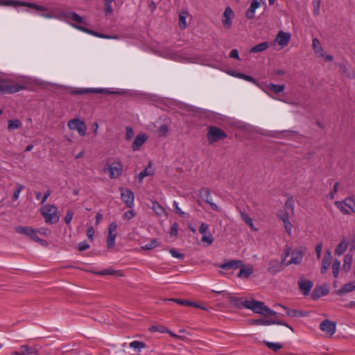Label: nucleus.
Instances as JSON below:
<instances>
[{
	"label": "nucleus",
	"instance_id": "obj_1",
	"mask_svg": "<svg viewBox=\"0 0 355 355\" xmlns=\"http://www.w3.org/2000/svg\"><path fill=\"white\" fill-rule=\"evenodd\" d=\"M76 12H71V11H61V12H57V15L55 17H56L57 19L60 20V21H64L68 23L74 28H76L80 31H82L83 33L92 35L93 36H96V37H98L100 38H103V39H117L118 38L117 35L110 36L107 35L98 33L96 31H92V30H90L87 28H85L83 26L71 23V21H73V16L76 15Z\"/></svg>",
	"mask_w": 355,
	"mask_h": 355
},
{
	"label": "nucleus",
	"instance_id": "obj_2",
	"mask_svg": "<svg viewBox=\"0 0 355 355\" xmlns=\"http://www.w3.org/2000/svg\"><path fill=\"white\" fill-rule=\"evenodd\" d=\"M245 308L252 311L255 313L265 315H275L277 314L276 311L265 305L264 302L253 299L245 300Z\"/></svg>",
	"mask_w": 355,
	"mask_h": 355
},
{
	"label": "nucleus",
	"instance_id": "obj_3",
	"mask_svg": "<svg viewBox=\"0 0 355 355\" xmlns=\"http://www.w3.org/2000/svg\"><path fill=\"white\" fill-rule=\"evenodd\" d=\"M41 214L48 224H55L59 220L58 209L55 205L47 204L42 206Z\"/></svg>",
	"mask_w": 355,
	"mask_h": 355
},
{
	"label": "nucleus",
	"instance_id": "obj_4",
	"mask_svg": "<svg viewBox=\"0 0 355 355\" xmlns=\"http://www.w3.org/2000/svg\"><path fill=\"white\" fill-rule=\"evenodd\" d=\"M24 89L20 85L5 80H0V94H12Z\"/></svg>",
	"mask_w": 355,
	"mask_h": 355
},
{
	"label": "nucleus",
	"instance_id": "obj_5",
	"mask_svg": "<svg viewBox=\"0 0 355 355\" xmlns=\"http://www.w3.org/2000/svg\"><path fill=\"white\" fill-rule=\"evenodd\" d=\"M250 324L252 325H271V324H279L283 325L288 328H289L291 331H293V329L292 327L288 325L286 322L283 321H279L273 319H251L249 320Z\"/></svg>",
	"mask_w": 355,
	"mask_h": 355
},
{
	"label": "nucleus",
	"instance_id": "obj_6",
	"mask_svg": "<svg viewBox=\"0 0 355 355\" xmlns=\"http://www.w3.org/2000/svg\"><path fill=\"white\" fill-rule=\"evenodd\" d=\"M291 33L280 31L275 37V44H277L280 49H283L288 46L291 40Z\"/></svg>",
	"mask_w": 355,
	"mask_h": 355
},
{
	"label": "nucleus",
	"instance_id": "obj_7",
	"mask_svg": "<svg viewBox=\"0 0 355 355\" xmlns=\"http://www.w3.org/2000/svg\"><path fill=\"white\" fill-rule=\"evenodd\" d=\"M119 190L121 191V198L123 200V202L125 204L127 207H133L135 205V195L133 192L128 189L124 188H119Z\"/></svg>",
	"mask_w": 355,
	"mask_h": 355
},
{
	"label": "nucleus",
	"instance_id": "obj_8",
	"mask_svg": "<svg viewBox=\"0 0 355 355\" xmlns=\"http://www.w3.org/2000/svg\"><path fill=\"white\" fill-rule=\"evenodd\" d=\"M68 127L71 131L78 132V133H86V125L80 119L76 118L70 120L68 122Z\"/></svg>",
	"mask_w": 355,
	"mask_h": 355
},
{
	"label": "nucleus",
	"instance_id": "obj_9",
	"mask_svg": "<svg viewBox=\"0 0 355 355\" xmlns=\"http://www.w3.org/2000/svg\"><path fill=\"white\" fill-rule=\"evenodd\" d=\"M320 329L327 336L331 337L336 331V323L329 320H324L320 324Z\"/></svg>",
	"mask_w": 355,
	"mask_h": 355
},
{
	"label": "nucleus",
	"instance_id": "obj_10",
	"mask_svg": "<svg viewBox=\"0 0 355 355\" xmlns=\"http://www.w3.org/2000/svg\"><path fill=\"white\" fill-rule=\"evenodd\" d=\"M199 195L205 202L208 203L211 207L214 210L217 211H220V209L217 206V205L212 202L211 192L208 188L203 187L200 189L199 191Z\"/></svg>",
	"mask_w": 355,
	"mask_h": 355
},
{
	"label": "nucleus",
	"instance_id": "obj_11",
	"mask_svg": "<svg viewBox=\"0 0 355 355\" xmlns=\"http://www.w3.org/2000/svg\"><path fill=\"white\" fill-rule=\"evenodd\" d=\"M15 5H20V6H26L30 8H33L37 10H42L44 11L46 10L47 8L44 6L35 4V3H26V2H21V1H9V0H1L0 1V6H15Z\"/></svg>",
	"mask_w": 355,
	"mask_h": 355
},
{
	"label": "nucleus",
	"instance_id": "obj_12",
	"mask_svg": "<svg viewBox=\"0 0 355 355\" xmlns=\"http://www.w3.org/2000/svg\"><path fill=\"white\" fill-rule=\"evenodd\" d=\"M234 17V12L230 7H227L222 16V23L225 28H230L232 26V20Z\"/></svg>",
	"mask_w": 355,
	"mask_h": 355
},
{
	"label": "nucleus",
	"instance_id": "obj_13",
	"mask_svg": "<svg viewBox=\"0 0 355 355\" xmlns=\"http://www.w3.org/2000/svg\"><path fill=\"white\" fill-rule=\"evenodd\" d=\"M123 165L119 161H114L109 166L110 176L112 179L120 177L123 171Z\"/></svg>",
	"mask_w": 355,
	"mask_h": 355
},
{
	"label": "nucleus",
	"instance_id": "obj_14",
	"mask_svg": "<svg viewBox=\"0 0 355 355\" xmlns=\"http://www.w3.org/2000/svg\"><path fill=\"white\" fill-rule=\"evenodd\" d=\"M117 224L114 222L112 223L108 227V236L107 239V245L109 248L115 245V239L116 238Z\"/></svg>",
	"mask_w": 355,
	"mask_h": 355
},
{
	"label": "nucleus",
	"instance_id": "obj_15",
	"mask_svg": "<svg viewBox=\"0 0 355 355\" xmlns=\"http://www.w3.org/2000/svg\"><path fill=\"white\" fill-rule=\"evenodd\" d=\"M74 94H109L111 92L108 89L104 88H85V89H78L72 92Z\"/></svg>",
	"mask_w": 355,
	"mask_h": 355
},
{
	"label": "nucleus",
	"instance_id": "obj_16",
	"mask_svg": "<svg viewBox=\"0 0 355 355\" xmlns=\"http://www.w3.org/2000/svg\"><path fill=\"white\" fill-rule=\"evenodd\" d=\"M278 217L282 220L286 232L291 235L293 225L289 220L288 214L284 211H280L277 214Z\"/></svg>",
	"mask_w": 355,
	"mask_h": 355
},
{
	"label": "nucleus",
	"instance_id": "obj_17",
	"mask_svg": "<svg viewBox=\"0 0 355 355\" xmlns=\"http://www.w3.org/2000/svg\"><path fill=\"white\" fill-rule=\"evenodd\" d=\"M226 299L234 306L241 308L245 307V300L241 297H238L230 293H227Z\"/></svg>",
	"mask_w": 355,
	"mask_h": 355
},
{
	"label": "nucleus",
	"instance_id": "obj_18",
	"mask_svg": "<svg viewBox=\"0 0 355 355\" xmlns=\"http://www.w3.org/2000/svg\"><path fill=\"white\" fill-rule=\"evenodd\" d=\"M284 263L278 260H272L269 263L268 270L271 274H275L284 269Z\"/></svg>",
	"mask_w": 355,
	"mask_h": 355
},
{
	"label": "nucleus",
	"instance_id": "obj_19",
	"mask_svg": "<svg viewBox=\"0 0 355 355\" xmlns=\"http://www.w3.org/2000/svg\"><path fill=\"white\" fill-rule=\"evenodd\" d=\"M241 266H243V261L241 260H231L218 265V267L224 270L237 269Z\"/></svg>",
	"mask_w": 355,
	"mask_h": 355
},
{
	"label": "nucleus",
	"instance_id": "obj_20",
	"mask_svg": "<svg viewBox=\"0 0 355 355\" xmlns=\"http://www.w3.org/2000/svg\"><path fill=\"white\" fill-rule=\"evenodd\" d=\"M304 254L300 250H294L291 253V258L290 261L286 264V266L291 265V264H295L298 265L300 264L303 259Z\"/></svg>",
	"mask_w": 355,
	"mask_h": 355
},
{
	"label": "nucleus",
	"instance_id": "obj_21",
	"mask_svg": "<svg viewBox=\"0 0 355 355\" xmlns=\"http://www.w3.org/2000/svg\"><path fill=\"white\" fill-rule=\"evenodd\" d=\"M298 286L302 293L306 295L310 293L313 287V283L309 280H300Z\"/></svg>",
	"mask_w": 355,
	"mask_h": 355
},
{
	"label": "nucleus",
	"instance_id": "obj_22",
	"mask_svg": "<svg viewBox=\"0 0 355 355\" xmlns=\"http://www.w3.org/2000/svg\"><path fill=\"white\" fill-rule=\"evenodd\" d=\"M147 139V135H137L132 146V150L134 151L138 150Z\"/></svg>",
	"mask_w": 355,
	"mask_h": 355
},
{
	"label": "nucleus",
	"instance_id": "obj_23",
	"mask_svg": "<svg viewBox=\"0 0 355 355\" xmlns=\"http://www.w3.org/2000/svg\"><path fill=\"white\" fill-rule=\"evenodd\" d=\"M154 169L152 168V163L151 162H149L148 166L144 170L140 172L137 178L139 182H142L144 178L151 176L154 174Z\"/></svg>",
	"mask_w": 355,
	"mask_h": 355
},
{
	"label": "nucleus",
	"instance_id": "obj_24",
	"mask_svg": "<svg viewBox=\"0 0 355 355\" xmlns=\"http://www.w3.org/2000/svg\"><path fill=\"white\" fill-rule=\"evenodd\" d=\"M260 7V3L258 0H253L249 8L246 11L245 16L248 19H253L255 15L256 10Z\"/></svg>",
	"mask_w": 355,
	"mask_h": 355
},
{
	"label": "nucleus",
	"instance_id": "obj_25",
	"mask_svg": "<svg viewBox=\"0 0 355 355\" xmlns=\"http://www.w3.org/2000/svg\"><path fill=\"white\" fill-rule=\"evenodd\" d=\"M277 306H280L281 308L284 309L286 311V315L290 316V317L299 318V317H304V316H306V314L303 311H299V310H296V309H290L288 307L284 306L281 305V304H278Z\"/></svg>",
	"mask_w": 355,
	"mask_h": 355
},
{
	"label": "nucleus",
	"instance_id": "obj_26",
	"mask_svg": "<svg viewBox=\"0 0 355 355\" xmlns=\"http://www.w3.org/2000/svg\"><path fill=\"white\" fill-rule=\"evenodd\" d=\"M331 254L330 250L327 251L326 255L322 259V268H321V272L325 273L326 271L328 270V268L330 266L331 264Z\"/></svg>",
	"mask_w": 355,
	"mask_h": 355
},
{
	"label": "nucleus",
	"instance_id": "obj_27",
	"mask_svg": "<svg viewBox=\"0 0 355 355\" xmlns=\"http://www.w3.org/2000/svg\"><path fill=\"white\" fill-rule=\"evenodd\" d=\"M354 291H355V282H351L343 285L336 293L338 295H344Z\"/></svg>",
	"mask_w": 355,
	"mask_h": 355
},
{
	"label": "nucleus",
	"instance_id": "obj_28",
	"mask_svg": "<svg viewBox=\"0 0 355 355\" xmlns=\"http://www.w3.org/2000/svg\"><path fill=\"white\" fill-rule=\"evenodd\" d=\"M349 244V241L345 239L342 240L335 250V254L341 256L347 250Z\"/></svg>",
	"mask_w": 355,
	"mask_h": 355
},
{
	"label": "nucleus",
	"instance_id": "obj_29",
	"mask_svg": "<svg viewBox=\"0 0 355 355\" xmlns=\"http://www.w3.org/2000/svg\"><path fill=\"white\" fill-rule=\"evenodd\" d=\"M241 270L239 271V273L238 275V277H244V278H248L253 272V268L251 266H248L247 267L244 266L243 264V266L241 267Z\"/></svg>",
	"mask_w": 355,
	"mask_h": 355
},
{
	"label": "nucleus",
	"instance_id": "obj_30",
	"mask_svg": "<svg viewBox=\"0 0 355 355\" xmlns=\"http://www.w3.org/2000/svg\"><path fill=\"white\" fill-rule=\"evenodd\" d=\"M312 46L315 55L318 57L324 51L318 38L313 39Z\"/></svg>",
	"mask_w": 355,
	"mask_h": 355
},
{
	"label": "nucleus",
	"instance_id": "obj_31",
	"mask_svg": "<svg viewBox=\"0 0 355 355\" xmlns=\"http://www.w3.org/2000/svg\"><path fill=\"white\" fill-rule=\"evenodd\" d=\"M189 16L187 10L182 11L179 15V26L181 29H185L187 26V18Z\"/></svg>",
	"mask_w": 355,
	"mask_h": 355
},
{
	"label": "nucleus",
	"instance_id": "obj_32",
	"mask_svg": "<svg viewBox=\"0 0 355 355\" xmlns=\"http://www.w3.org/2000/svg\"><path fill=\"white\" fill-rule=\"evenodd\" d=\"M352 261H353V257L352 254H347L345 256L344 260H343V269L346 272H348L350 271L351 266L352 264Z\"/></svg>",
	"mask_w": 355,
	"mask_h": 355
},
{
	"label": "nucleus",
	"instance_id": "obj_33",
	"mask_svg": "<svg viewBox=\"0 0 355 355\" xmlns=\"http://www.w3.org/2000/svg\"><path fill=\"white\" fill-rule=\"evenodd\" d=\"M152 203V209L156 215L161 216L162 215L166 214L165 209L158 202L153 201Z\"/></svg>",
	"mask_w": 355,
	"mask_h": 355
},
{
	"label": "nucleus",
	"instance_id": "obj_34",
	"mask_svg": "<svg viewBox=\"0 0 355 355\" xmlns=\"http://www.w3.org/2000/svg\"><path fill=\"white\" fill-rule=\"evenodd\" d=\"M227 137V135H207V140L210 144L220 141Z\"/></svg>",
	"mask_w": 355,
	"mask_h": 355
},
{
	"label": "nucleus",
	"instance_id": "obj_35",
	"mask_svg": "<svg viewBox=\"0 0 355 355\" xmlns=\"http://www.w3.org/2000/svg\"><path fill=\"white\" fill-rule=\"evenodd\" d=\"M335 206L343 214L345 215H349L351 214V211L349 209H348V207L347 205H345V200L341 201H336L335 202Z\"/></svg>",
	"mask_w": 355,
	"mask_h": 355
},
{
	"label": "nucleus",
	"instance_id": "obj_36",
	"mask_svg": "<svg viewBox=\"0 0 355 355\" xmlns=\"http://www.w3.org/2000/svg\"><path fill=\"white\" fill-rule=\"evenodd\" d=\"M269 47V44L267 42H261L250 49V53H259L266 50Z\"/></svg>",
	"mask_w": 355,
	"mask_h": 355
},
{
	"label": "nucleus",
	"instance_id": "obj_37",
	"mask_svg": "<svg viewBox=\"0 0 355 355\" xmlns=\"http://www.w3.org/2000/svg\"><path fill=\"white\" fill-rule=\"evenodd\" d=\"M38 232L37 231V229H32V233H30L29 238L32 240L35 241V242H37L43 245H47V243L46 241L40 239L38 236Z\"/></svg>",
	"mask_w": 355,
	"mask_h": 355
},
{
	"label": "nucleus",
	"instance_id": "obj_38",
	"mask_svg": "<svg viewBox=\"0 0 355 355\" xmlns=\"http://www.w3.org/2000/svg\"><path fill=\"white\" fill-rule=\"evenodd\" d=\"M32 229L33 227H31L21 225H19L15 227V230L17 233L26 235L27 236H29L30 233H32Z\"/></svg>",
	"mask_w": 355,
	"mask_h": 355
},
{
	"label": "nucleus",
	"instance_id": "obj_39",
	"mask_svg": "<svg viewBox=\"0 0 355 355\" xmlns=\"http://www.w3.org/2000/svg\"><path fill=\"white\" fill-rule=\"evenodd\" d=\"M241 217L245 223L248 225L252 230H257V228L254 227L252 219L245 212H241Z\"/></svg>",
	"mask_w": 355,
	"mask_h": 355
},
{
	"label": "nucleus",
	"instance_id": "obj_40",
	"mask_svg": "<svg viewBox=\"0 0 355 355\" xmlns=\"http://www.w3.org/2000/svg\"><path fill=\"white\" fill-rule=\"evenodd\" d=\"M159 246V241L157 239H152L149 243L141 246V249L144 250H149Z\"/></svg>",
	"mask_w": 355,
	"mask_h": 355
},
{
	"label": "nucleus",
	"instance_id": "obj_41",
	"mask_svg": "<svg viewBox=\"0 0 355 355\" xmlns=\"http://www.w3.org/2000/svg\"><path fill=\"white\" fill-rule=\"evenodd\" d=\"M148 330L151 332H169V330L163 325H152L148 328Z\"/></svg>",
	"mask_w": 355,
	"mask_h": 355
},
{
	"label": "nucleus",
	"instance_id": "obj_42",
	"mask_svg": "<svg viewBox=\"0 0 355 355\" xmlns=\"http://www.w3.org/2000/svg\"><path fill=\"white\" fill-rule=\"evenodd\" d=\"M130 347L135 350H141L146 347V344L143 342L134 340L131 342L129 345Z\"/></svg>",
	"mask_w": 355,
	"mask_h": 355
},
{
	"label": "nucleus",
	"instance_id": "obj_43",
	"mask_svg": "<svg viewBox=\"0 0 355 355\" xmlns=\"http://www.w3.org/2000/svg\"><path fill=\"white\" fill-rule=\"evenodd\" d=\"M166 301H174V302H177L178 304H179L180 305L193 306L198 307V306L196 304H195L194 302H190V301H187V300H181V299H167V300H166Z\"/></svg>",
	"mask_w": 355,
	"mask_h": 355
},
{
	"label": "nucleus",
	"instance_id": "obj_44",
	"mask_svg": "<svg viewBox=\"0 0 355 355\" xmlns=\"http://www.w3.org/2000/svg\"><path fill=\"white\" fill-rule=\"evenodd\" d=\"M21 125V121L18 119L10 120L8 122V128L9 131H12L18 128Z\"/></svg>",
	"mask_w": 355,
	"mask_h": 355
},
{
	"label": "nucleus",
	"instance_id": "obj_45",
	"mask_svg": "<svg viewBox=\"0 0 355 355\" xmlns=\"http://www.w3.org/2000/svg\"><path fill=\"white\" fill-rule=\"evenodd\" d=\"M115 0H104L105 12L106 15H112L113 13L112 3Z\"/></svg>",
	"mask_w": 355,
	"mask_h": 355
},
{
	"label": "nucleus",
	"instance_id": "obj_46",
	"mask_svg": "<svg viewBox=\"0 0 355 355\" xmlns=\"http://www.w3.org/2000/svg\"><path fill=\"white\" fill-rule=\"evenodd\" d=\"M340 268V262L338 259H335L332 265L333 275L335 278L338 277V273Z\"/></svg>",
	"mask_w": 355,
	"mask_h": 355
},
{
	"label": "nucleus",
	"instance_id": "obj_47",
	"mask_svg": "<svg viewBox=\"0 0 355 355\" xmlns=\"http://www.w3.org/2000/svg\"><path fill=\"white\" fill-rule=\"evenodd\" d=\"M268 88L273 91L275 94H279L284 90L285 87L284 85H282L270 84L268 85Z\"/></svg>",
	"mask_w": 355,
	"mask_h": 355
},
{
	"label": "nucleus",
	"instance_id": "obj_48",
	"mask_svg": "<svg viewBox=\"0 0 355 355\" xmlns=\"http://www.w3.org/2000/svg\"><path fill=\"white\" fill-rule=\"evenodd\" d=\"M265 344L269 347L270 349L277 352L279 349L283 347V345L281 343H272V342H265Z\"/></svg>",
	"mask_w": 355,
	"mask_h": 355
},
{
	"label": "nucleus",
	"instance_id": "obj_49",
	"mask_svg": "<svg viewBox=\"0 0 355 355\" xmlns=\"http://www.w3.org/2000/svg\"><path fill=\"white\" fill-rule=\"evenodd\" d=\"M321 0H313V13L315 16L320 15Z\"/></svg>",
	"mask_w": 355,
	"mask_h": 355
},
{
	"label": "nucleus",
	"instance_id": "obj_50",
	"mask_svg": "<svg viewBox=\"0 0 355 355\" xmlns=\"http://www.w3.org/2000/svg\"><path fill=\"white\" fill-rule=\"evenodd\" d=\"M230 74H232V76H234L235 77L240 78H242V79L248 80V81L254 82V80L252 77L249 76L245 74H243L241 73H236V72L230 73Z\"/></svg>",
	"mask_w": 355,
	"mask_h": 355
},
{
	"label": "nucleus",
	"instance_id": "obj_51",
	"mask_svg": "<svg viewBox=\"0 0 355 355\" xmlns=\"http://www.w3.org/2000/svg\"><path fill=\"white\" fill-rule=\"evenodd\" d=\"M24 189V186L22 184H18L17 188L14 191L13 196H12V200L16 201L18 200L20 193L21 191Z\"/></svg>",
	"mask_w": 355,
	"mask_h": 355
},
{
	"label": "nucleus",
	"instance_id": "obj_52",
	"mask_svg": "<svg viewBox=\"0 0 355 355\" xmlns=\"http://www.w3.org/2000/svg\"><path fill=\"white\" fill-rule=\"evenodd\" d=\"M33 353V350L29 346H28V345H21L20 347V352H19V354H24V355H26V354H31Z\"/></svg>",
	"mask_w": 355,
	"mask_h": 355
},
{
	"label": "nucleus",
	"instance_id": "obj_53",
	"mask_svg": "<svg viewBox=\"0 0 355 355\" xmlns=\"http://www.w3.org/2000/svg\"><path fill=\"white\" fill-rule=\"evenodd\" d=\"M170 254L174 258L178 259H183L184 258V254L178 252L175 249H171L169 250Z\"/></svg>",
	"mask_w": 355,
	"mask_h": 355
},
{
	"label": "nucleus",
	"instance_id": "obj_54",
	"mask_svg": "<svg viewBox=\"0 0 355 355\" xmlns=\"http://www.w3.org/2000/svg\"><path fill=\"white\" fill-rule=\"evenodd\" d=\"M202 241L206 243L208 245H210L213 243L214 239L211 234H204L202 238Z\"/></svg>",
	"mask_w": 355,
	"mask_h": 355
},
{
	"label": "nucleus",
	"instance_id": "obj_55",
	"mask_svg": "<svg viewBox=\"0 0 355 355\" xmlns=\"http://www.w3.org/2000/svg\"><path fill=\"white\" fill-rule=\"evenodd\" d=\"M136 216V213L134 210H128L123 214V218L126 220H129Z\"/></svg>",
	"mask_w": 355,
	"mask_h": 355
},
{
	"label": "nucleus",
	"instance_id": "obj_56",
	"mask_svg": "<svg viewBox=\"0 0 355 355\" xmlns=\"http://www.w3.org/2000/svg\"><path fill=\"white\" fill-rule=\"evenodd\" d=\"M72 21L78 24V25L86 24L85 19L77 13L73 16Z\"/></svg>",
	"mask_w": 355,
	"mask_h": 355
},
{
	"label": "nucleus",
	"instance_id": "obj_57",
	"mask_svg": "<svg viewBox=\"0 0 355 355\" xmlns=\"http://www.w3.org/2000/svg\"><path fill=\"white\" fill-rule=\"evenodd\" d=\"M209 226L208 224L205 223H202L200 227H199V232L202 234H207V232H208L209 230Z\"/></svg>",
	"mask_w": 355,
	"mask_h": 355
},
{
	"label": "nucleus",
	"instance_id": "obj_58",
	"mask_svg": "<svg viewBox=\"0 0 355 355\" xmlns=\"http://www.w3.org/2000/svg\"><path fill=\"white\" fill-rule=\"evenodd\" d=\"M37 231L38 232L39 234H41L43 236H48L51 234V230L47 227L37 228Z\"/></svg>",
	"mask_w": 355,
	"mask_h": 355
},
{
	"label": "nucleus",
	"instance_id": "obj_59",
	"mask_svg": "<svg viewBox=\"0 0 355 355\" xmlns=\"http://www.w3.org/2000/svg\"><path fill=\"white\" fill-rule=\"evenodd\" d=\"M118 272V271H114L112 269H105L103 270H101L100 272H96L97 275H113Z\"/></svg>",
	"mask_w": 355,
	"mask_h": 355
},
{
	"label": "nucleus",
	"instance_id": "obj_60",
	"mask_svg": "<svg viewBox=\"0 0 355 355\" xmlns=\"http://www.w3.org/2000/svg\"><path fill=\"white\" fill-rule=\"evenodd\" d=\"M178 232V224L177 223H174L170 230V234L171 236H177Z\"/></svg>",
	"mask_w": 355,
	"mask_h": 355
},
{
	"label": "nucleus",
	"instance_id": "obj_61",
	"mask_svg": "<svg viewBox=\"0 0 355 355\" xmlns=\"http://www.w3.org/2000/svg\"><path fill=\"white\" fill-rule=\"evenodd\" d=\"M73 213L71 211H68L66 214V216L64 217V222L67 224H69L73 219Z\"/></svg>",
	"mask_w": 355,
	"mask_h": 355
},
{
	"label": "nucleus",
	"instance_id": "obj_62",
	"mask_svg": "<svg viewBox=\"0 0 355 355\" xmlns=\"http://www.w3.org/2000/svg\"><path fill=\"white\" fill-rule=\"evenodd\" d=\"M322 250V243H318L315 247V252L317 254L318 259H320L321 257Z\"/></svg>",
	"mask_w": 355,
	"mask_h": 355
},
{
	"label": "nucleus",
	"instance_id": "obj_63",
	"mask_svg": "<svg viewBox=\"0 0 355 355\" xmlns=\"http://www.w3.org/2000/svg\"><path fill=\"white\" fill-rule=\"evenodd\" d=\"M89 248V245L87 241L81 242L78 244V249L80 251H84Z\"/></svg>",
	"mask_w": 355,
	"mask_h": 355
},
{
	"label": "nucleus",
	"instance_id": "obj_64",
	"mask_svg": "<svg viewBox=\"0 0 355 355\" xmlns=\"http://www.w3.org/2000/svg\"><path fill=\"white\" fill-rule=\"evenodd\" d=\"M319 57L323 58L327 62H331L334 60V57L331 55L327 54L324 51Z\"/></svg>",
	"mask_w": 355,
	"mask_h": 355
}]
</instances>
